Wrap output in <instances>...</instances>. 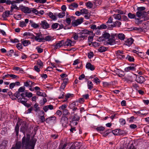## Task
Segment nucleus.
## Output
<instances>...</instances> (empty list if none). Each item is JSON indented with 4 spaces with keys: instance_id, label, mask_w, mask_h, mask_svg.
Segmentation results:
<instances>
[{
    "instance_id": "14",
    "label": "nucleus",
    "mask_w": 149,
    "mask_h": 149,
    "mask_svg": "<svg viewBox=\"0 0 149 149\" xmlns=\"http://www.w3.org/2000/svg\"><path fill=\"white\" fill-rule=\"evenodd\" d=\"M86 68L88 69H89L91 71H93L95 69L94 66L92 65L90 63H87L86 65Z\"/></svg>"
},
{
    "instance_id": "49",
    "label": "nucleus",
    "mask_w": 149,
    "mask_h": 149,
    "mask_svg": "<svg viewBox=\"0 0 149 149\" xmlns=\"http://www.w3.org/2000/svg\"><path fill=\"white\" fill-rule=\"evenodd\" d=\"M128 17L131 19L136 18L135 17V15L134 14H132L131 13H129L128 14Z\"/></svg>"
},
{
    "instance_id": "48",
    "label": "nucleus",
    "mask_w": 149,
    "mask_h": 149,
    "mask_svg": "<svg viewBox=\"0 0 149 149\" xmlns=\"http://www.w3.org/2000/svg\"><path fill=\"white\" fill-rule=\"evenodd\" d=\"M86 6L89 8H91L93 6V4L92 3L88 2L86 3Z\"/></svg>"
},
{
    "instance_id": "43",
    "label": "nucleus",
    "mask_w": 149,
    "mask_h": 149,
    "mask_svg": "<svg viewBox=\"0 0 149 149\" xmlns=\"http://www.w3.org/2000/svg\"><path fill=\"white\" fill-rule=\"evenodd\" d=\"M13 69L15 70L16 71H19V72H22L24 71L22 68H20L19 67H14Z\"/></svg>"
},
{
    "instance_id": "58",
    "label": "nucleus",
    "mask_w": 149,
    "mask_h": 149,
    "mask_svg": "<svg viewBox=\"0 0 149 149\" xmlns=\"http://www.w3.org/2000/svg\"><path fill=\"white\" fill-rule=\"evenodd\" d=\"M65 15V12H62V13H59L58 16L59 17V18H62Z\"/></svg>"
},
{
    "instance_id": "29",
    "label": "nucleus",
    "mask_w": 149,
    "mask_h": 149,
    "mask_svg": "<svg viewBox=\"0 0 149 149\" xmlns=\"http://www.w3.org/2000/svg\"><path fill=\"white\" fill-rule=\"evenodd\" d=\"M30 146H31V148H34V146L36 143V140L34 139H31V141H30Z\"/></svg>"
},
{
    "instance_id": "11",
    "label": "nucleus",
    "mask_w": 149,
    "mask_h": 149,
    "mask_svg": "<svg viewBox=\"0 0 149 149\" xmlns=\"http://www.w3.org/2000/svg\"><path fill=\"white\" fill-rule=\"evenodd\" d=\"M134 40L132 38L127 39L125 41L124 44L129 46H130L133 43Z\"/></svg>"
},
{
    "instance_id": "44",
    "label": "nucleus",
    "mask_w": 149,
    "mask_h": 149,
    "mask_svg": "<svg viewBox=\"0 0 149 149\" xmlns=\"http://www.w3.org/2000/svg\"><path fill=\"white\" fill-rule=\"evenodd\" d=\"M31 13L32 12L33 13H34L36 15L38 14V11L36 9L33 8H31Z\"/></svg>"
},
{
    "instance_id": "8",
    "label": "nucleus",
    "mask_w": 149,
    "mask_h": 149,
    "mask_svg": "<svg viewBox=\"0 0 149 149\" xmlns=\"http://www.w3.org/2000/svg\"><path fill=\"white\" fill-rule=\"evenodd\" d=\"M136 81L138 83L142 84L145 81V79L142 76H138L136 77Z\"/></svg>"
},
{
    "instance_id": "27",
    "label": "nucleus",
    "mask_w": 149,
    "mask_h": 149,
    "mask_svg": "<svg viewBox=\"0 0 149 149\" xmlns=\"http://www.w3.org/2000/svg\"><path fill=\"white\" fill-rule=\"evenodd\" d=\"M40 112L41 113V114H42L43 115L40 116V119L41 120L42 123H44L45 121V118L44 116L45 113L43 111H41Z\"/></svg>"
},
{
    "instance_id": "28",
    "label": "nucleus",
    "mask_w": 149,
    "mask_h": 149,
    "mask_svg": "<svg viewBox=\"0 0 149 149\" xmlns=\"http://www.w3.org/2000/svg\"><path fill=\"white\" fill-rule=\"evenodd\" d=\"M22 43L24 46H27L31 44V42L27 40H24Z\"/></svg>"
},
{
    "instance_id": "1",
    "label": "nucleus",
    "mask_w": 149,
    "mask_h": 149,
    "mask_svg": "<svg viewBox=\"0 0 149 149\" xmlns=\"http://www.w3.org/2000/svg\"><path fill=\"white\" fill-rule=\"evenodd\" d=\"M30 136L27 135L26 136H24L22 138V146L23 149H27L30 146Z\"/></svg>"
},
{
    "instance_id": "12",
    "label": "nucleus",
    "mask_w": 149,
    "mask_h": 149,
    "mask_svg": "<svg viewBox=\"0 0 149 149\" xmlns=\"http://www.w3.org/2000/svg\"><path fill=\"white\" fill-rule=\"evenodd\" d=\"M64 41L63 40H61L59 41V42L57 43L54 46V48L56 49L60 48L61 47L64 46Z\"/></svg>"
},
{
    "instance_id": "33",
    "label": "nucleus",
    "mask_w": 149,
    "mask_h": 149,
    "mask_svg": "<svg viewBox=\"0 0 149 149\" xmlns=\"http://www.w3.org/2000/svg\"><path fill=\"white\" fill-rule=\"evenodd\" d=\"M88 88L90 90H91L93 88V85L92 82L90 81H88Z\"/></svg>"
},
{
    "instance_id": "3",
    "label": "nucleus",
    "mask_w": 149,
    "mask_h": 149,
    "mask_svg": "<svg viewBox=\"0 0 149 149\" xmlns=\"http://www.w3.org/2000/svg\"><path fill=\"white\" fill-rule=\"evenodd\" d=\"M20 8L21 10L24 13L26 14L31 13V8L23 6H20Z\"/></svg>"
},
{
    "instance_id": "64",
    "label": "nucleus",
    "mask_w": 149,
    "mask_h": 149,
    "mask_svg": "<svg viewBox=\"0 0 149 149\" xmlns=\"http://www.w3.org/2000/svg\"><path fill=\"white\" fill-rule=\"evenodd\" d=\"M145 8L143 7H138L137 8V10H138V11H140V12H143V11L144 10H145Z\"/></svg>"
},
{
    "instance_id": "54",
    "label": "nucleus",
    "mask_w": 149,
    "mask_h": 149,
    "mask_svg": "<svg viewBox=\"0 0 149 149\" xmlns=\"http://www.w3.org/2000/svg\"><path fill=\"white\" fill-rule=\"evenodd\" d=\"M20 92L17 91L14 94V95L18 99L19 98V96L20 95H21V94H20Z\"/></svg>"
},
{
    "instance_id": "56",
    "label": "nucleus",
    "mask_w": 149,
    "mask_h": 149,
    "mask_svg": "<svg viewBox=\"0 0 149 149\" xmlns=\"http://www.w3.org/2000/svg\"><path fill=\"white\" fill-rule=\"evenodd\" d=\"M91 43H92L93 46H94L95 47H97L98 46H99L100 45V44L99 43L97 42H91Z\"/></svg>"
},
{
    "instance_id": "51",
    "label": "nucleus",
    "mask_w": 149,
    "mask_h": 149,
    "mask_svg": "<svg viewBox=\"0 0 149 149\" xmlns=\"http://www.w3.org/2000/svg\"><path fill=\"white\" fill-rule=\"evenodd\" d=\"M135 19L137 20L136 21V24L138 25L141 24L143 21V20H140L139 19V18H135Z\"/></svg>"
},
{
    "instance_id": "5",
    "label": "nucleus",
    "mask_w": 149,
    "mask_h": 149,
    "mask_svg": "<svg viewBox=\"0 0 149 149\" xmlns=\"http://www.w3.org/2000/svg\"><path fill=\"white\" fill-rule=\"evenodd\" d=\"M60 122L63 127H65L68 123V118L66 116H63Z\"/></svg>"
},
{
    "instance_id": "30",
    "label": "nucleus",
    "mask_w": 149,
    "mask_h": 149,
    "mask_svg": "<svg viewBox=\"0 0 149 149\" xmlns=\"http://www.w3.org/2000/svg\"><path fill=\"white\" fill-rule=\"evenodd\" d=\"M27 127L26 125L22 126L20 128V131L23 133H24L27 130Z\"/></svg>"
},
{
    "instance_id": "40",
    "label": "nucleus",
    "mask_w": 149,
    "mask_h": 149,
    "mask_svg": "<svg viewBox=\"0 0 149 149\" xmlns=\"http://www.w3.org/2000/svg\"><path fill=\"white\" fill-rule=\"evenodd\" d=\"M119 130H120L116 129L112 131V132L114 135H118L120 133Z\"/></svg>"
},
{
    "instance_id": "63",
    "label": "nucleus",
    "mask_w": 149,
    "mask_h": 149,
    "mask_svg": "<svg viewBox=\"0 0 149 149\" xmlns=\"http://www.w3.org/2000/svg\"><path fill=\"white\" fill-rule=\"evenodd\" d=\"M25 90V88L24 87H21L18 90V92L21 93L23 92Z\"/></svg>"
},
{
    "instance_id": "61",
    "label": "nucleus",
    "mask_w": 149,
    "mask_h": 149,
    "mask_svg": "<svg viewBox=\"0 0 149 149\" xmlns=\"http://www.w3.org/2000/svg\"><path fill=\"white\" fill-rule=\"evenodd\" d=\"M40 68H40V67L37 65H35L34 67V70L37 72H39L40 71Z\"/></svg>"
},
{
    "instance_id": "10",
    "label": "nucleus",
    "mask_w": 149,
    "mask_h": 149,
    "mask_svg": "<svg viewBox=\"0 0 149 149\" xmlns=\"http://www.w3.org/2000/svg\"><path fill=\"white\" fill-rule=\"evenodd\" d=\"M121 24V23L119 21H116L113 23V24L110 25V26H109V27H110L111 28H112L113 27H119Z\"/></svg>"
},
{
    "instance_id": "7",
    "label": "nucleus",
    "mask_w": 149,
    "mask_h": 149,
    "mask_svg": "<svg viewBox=\"0 0 149 149\" xmlns=\"http://www.w3.org/2000/svg\"><path fill=\"white\" fill-rule=\"evenodd\" d=\"M36 36H35V38L34 39L37 41L39 42H42L44 40V38H40V37H41V34L40 33H36Z\"/></svg>"
},
{
    "instance_id": "52",
    "label": "nucleus",
    "mask_w": 149,
    "mask_h": 149,
    "mask_svg": "<svg viewBox=\"0 0 149 149\" xmlns=\"http://www.w3.org/2000/svg\"><path fill=\"white\" fill-rule=\"evenodd\" d=\"M31 82V81H27L24 83V86L26 87H28L29 86H30V83Z\"/></svg>"
},
{
    "instance_id": "59",
    "label": "nucleus",
    "mask_w": 149,
    "mask_h": 149,
    "mask_svg": "<svg viewBox=\"0 0 149 149\" xmlns=\"http://www.w3.org/2000/svg\"><path fill=\"white\" fill-rule=\"evenodd\" d=\"M31 26L32 27L35 29H36L39 27V24H36L35 23H33V24H31Z\"/></svg>"
},
{
    "instance_id": "35",
    "label": "nucleus",
    "mask_w": 149,
    "mask_h": 149,
    "mask_svg": "<svg viewBox=\"0 0 149 149\" xmlns=\"http://www.w3.org/2000/svg\"><path fill=\"white\" fill-rule=\"evenodd\" d=\"M14 9L18 10H19V8L16 5L12 4L11 7L10 11L11 12H12Z\"/></svg>"
},
{
    "instance_id": "32",
    "label": "nucleus",
    "mask_w": 149,
    "mask_h": 149,
    "mask_svg": "<svg viewBox=\"0 0 149 149\" xmlns=\"http://www.w3.org/2000/svg\"><path fill=\"white\" fill-rule=\"evenodd\" d=\"M48 15L53 20L56 19V18L55 16L54 15L53 13L51 12H49L48 13Z\"/></svg>"
},
{
    "instance_id": "2",
    "label": "nucleus",
    "mask_w": 149,
    "mask_h": 149,
    "mask_svg": "<svg viewBox=\"0 0 149 149\" xmlns=\"http://www.w3.org/2000/svg\"><path fill=\"white\" fill-rule=\"evenodd\" d=\"M83 20L84 19L82 17L77 20H74L72 21V24L74 26H76L81 24L83 22Z\"/></svg>"
},
{
    "instance_id": "41",
    "label": "nucleus",
    "mask_w": 149,
    "mask_h": 149,
    "mask_svg": "<svg viewBox=\"0 0 149 149\" xmlns=\"http://www.w3.org/2000/svg\"><path fill=\"white\" fill-rule=\"evenodd\" d=\"M126 58L130 62L134 61V58L133 57L129 55H127Z\"/></svg>"
},
{
    "instance_id": "60",
    "label": "nucleus",
    "mask_w": 149,
    "mask_h": 149,
    "mask_svg": "<svg viewBox=\"0 0 149 149\" xmlns=\"http://www.w3.org/2000/svg\"><path fill=\"white\" fill-rule=\"evenodd\" d=\"M36 49H37L38 53H41L43 52V49L38 47H37Z\"/></svg>"
},
{
    "instance_id": "4",
    "label": "nucleus",
    "mask_w": 149,
    "mask_h": 149,
    "mask_svg": "<svg viewBox=\"0 0 149 149\" xmlns=\"http://www.w3.org/2000/svg\"><path fill=\"white\" fill-rule=\"evenodd\" d=\"M41 27L44 29H47L50 28V25L45 20H44L41 22L40 23Z\"/></svg>"
},
{
    "instance_id": "24",
    "label": "nucleus",
    "mask_w": 149,
    "mask_h": 149,
    "mask_svg": "<svg viewBox=\"0 0 149 149\" xmlns=\"http://www.w3.org/2000/svg\"><path fill=\"white\" fill-rule=\"evenodd\" d=\"M107 43L108 45H113L115 43V41L114 39H110L107 41Z\"/></svg>"
},
{
    "instance_id": "22",
    "label": "nucleus",
    "mask_w": 149,
    "mask_h": 149,
    "mask_svg": "<svg viewBox=\"0 0 149 149\" xmlns=\"http://www.w3.org/2000/svg\"><path fill=\"white\" fill-rule=\"evenodd\" d=\"M10 14V11L9 10L3 12L2 14V17L3 18H6L9 16Z\"/></svg>"
},
{
    "instance_id": "19",
    "label": "nucleus",
    "mask_w": 149,
    "mask_h": 149,
    "mask_svg": "<svg viewBox=\"0 0 149 149\" xmlns=\"http://www.w3.org/2000/svg\"><path fill=\"white\" fill-rule=\"evenodd\" d=\"M74 114L72 118V121H79L80 119V117L79 116H78L77 113H74Z\"/></svg>"
},
{
    "instance_id": "18",
    "label": "nucleus",
    "mask_w": 149,
    "mask_h": 149,
    "mask_svg": "<svg viewBox=\"0 0 149 149\" xmlns=\"http://www.w3.org/2000/svg\"><path fill=\"white\" fill-rule=\"evenodd\" d=\"M19 124L20 125V122L18 121L17 124L15 128V132L16 133V134L17 136H18V132L19 129Z\"/></svg>"
},
{
    "instance_id": "45",
    "label": "nucleus",
    "mask_w": 149,
    "mask_h": 149,
    "mask_svg": "<svg viewBox=\"0 0 149 149\" xmlns=\"http://www.w3.org/2000/svg\"><path fill=\"white\" fill-rule=\"evenodd\" d=\"M59 25V24L58 23H54L52 25L51 28L52 29H56Z\"/></svg>"
},
{
    "instance_id": "34",
    "label": "nucleus",
    "mask_w": 149,
    "mask_h": 149,
    "mask_svg": "<svg viewBox=\"0 0 149 149\" xmlns=\"http://www.w3.org/2000/svg\"><path fill=\"white\" fill-rule=\"evenodd\" d=\"M106 50V47L103 46L100 47L98 49V51L100 52H104Z\"/></svg>"
},
{
    "instance_id": "37",
    "label": "nucleus",
    "mask_w": 149,
    "mask_h": 149,
    "mask_svg": "<svg viewBox=\"0 0 149 149\" xmlns=\"http://www.w3.org/2000/svg\"><path fill=\"white\" fill-rule=\"evenodd\" d=\"M93 31H89L87 30H84L82 31V34H90L91 33H92Z\"/></svg>"
},
{
    "instance_id": "9",
    "label": "nucleus",
    "mask_w": 149,
    "mask_h": 149,
    "mask_svg": "<svg viewBox=\"0 0 149 149\" xmlns=\"http://www.w3.org/2000/svg\"><path fill=\"white\" fill-rule=\"evenodd\" d=\"M56 118L54 116H51L50 117L47 118L46 119L45 121L47 123H49L50 122H56Z\"/></svg>"
},
{
    "instance_id": "26",
    "label": "nucleus",
    "mask_w": 149,
    "mask_h": 149,
    "mask_svg": "<svg viewBox=\"0 0 149 149\" xmlns=\"http://www.w3.org/2000/svg\"><path fill=\"white\" fill-rule=\"evenodd\" d=\"M63 116H66L70 114V113L69 112L68 110L67 109H65L63 110Z\"/></svg>"
},
{
    "instance_id": "20",
    "label": "nucleus",
    "mask_w": 149,
    "mask_h": 149,
    "mask_svg": "<svg viewBox=\"0 0 149 149\" xmlns=\"http://www.w3.org/2000/svg\"><path fill=\"white\" fill-rule=\"evenodd\" d=\"M135 66V67L130 66L125 68L124 70L126 72H128L130 70H136Z\"/></svg>"
},
{
    "instance_id": "39",
    "label": "nucleus",
    "mask_w": 149,
    "mask_h": 149,
    "mask_svg": "<svg viewBox=\"0 0 149 149\" xmlns=\"http://www.w3.org/2000/svg\"><path fill=\"white\" fill-rule=\"evenodd\" d=\"M80 12L81 14H87L89 13L88 10L85 8L81 9Z\"/></svg>"
},
{
    "instance_id": "17",
    "label": "nucleus",
    "mask_w": 149,
    "mask_h": 149,
    "mask_svg": "<svg viewBox=\"0 0 149 149\" xmlns=\"http://www.w3.org/2000/svg\"><path fill=\"white\" fill-rule=\"evenodd\" d=\"M109 26H110V25L109 24H107V26L106 25L102 24L100 25V26H98L97 28L99 29H105L106 28H111V27H109Z\"/></svg>"
},
{
    "instance_id": "23",
    "label": "nucleus",
    "mask_w": 149,
    "mask_h": 149,
    "mask_svg": "<svg viewBox=\"0 0 149 149\" xmlns=\"http://www.w3.org/2000/svg\"><path fill=\"white\" fill-rule=\"evenodd\" d=\"M41 91H37L36 93L37 95L38 96H41L44 97H47L46 94L45 93H43L42 90H41Z\"/></svg>"
},
{
    "instance_id": "47",
    "label": "nucleus",
    "mask_w": 149,
    "mask_h": 149,
    "mask_svg": "<svg viewBox=\"0 0 149 149\" xmlns=\"http://www.w3.org/2000/svg\"><path fill=\"white\" fill-rule=\"evenodd\" d=\"M44 39L46 41H49L53 40V38L50 36H47L44 38Z\"/></svg>"
},
{
    "instance_id": "15",
    "label": "nucleus",
    "mask_w": 149,
    "mask_h": 149,
    "mask_svg": "<svg viewBox=\"0 0 149 149\" xmlns=\"http://www.w3.org/2000/svg\"><path fill=\"white\" fill-rule=\"evenodd\" d=\"M21 146V142L19 141L17 142L15 146L13 147L10 149H20Z\"/></svg>"
},
{
    "instance_id": "62",
    "label": "nucleus",
    "mask_w": 149,
    "mask_h": 149,
    "mask_svg": "<svg viewBox=\"0 0 149 149\" xmlns=\"http://www.w3.org/2000/svg\"><path fill=\"white\" fill-rule=\"evenodd\" d=\"M16 47L19 50L23 49V46L22 44L20 43H18Z\"/></svg>"
},
{
    "instance_id": "46",
    "label": "nucleus",
    "mask_w": 149,
    "mask_h": 149,
    "mask_svg": "<svg viewBox=\"0 0 149 149\" xmlns=\"http://www.w3.org/2000/svg\"><path fill=\"white\" fill-rule=\"evenodd\" d=\"M34 107L35 108L34 110L36 112H37L40 110V107L38 106V105L37 104H36L34 105Z\"/></svg>"
},
{
    "instance_id": "53",
    "label": "nucleus",
    "mask_w": 149,
    "mask_h": 149,
    "mask_svg": "<svg viewBox=\"0 0 149 149\" xmlns=\"http://www.w3.org/2000/svg\"><path fill=\"white\" fill-rule=\"evenodd\" d=\"M7 129L6 127H4L2 129V130L1 132V134L3 135H4L7 132Z\"/></svg>"
},
{
    "instance_id": "6",
    "label": "nucleus",
    "mask_w": 149,
    "mask_h": 149,
    "mask_svg": "<svg viewBox=\"0 0 149 149\" xmlns=\"http://www.w3.org/2000/svg\"><path fill=\"white\" fill-rule=\"evenodd\" d=\"M110 35L109 33L107 32H105L103 34L102 36L101 37L99 38V41H103L106 39H109L110 37Z\"/></svg>"
},
{
    "instance_id": "21",
    "label": "nucleus",
    "mask_w": 149,
    "mask_h": 149,
    "mask_svg": "<svg viewBox=\"0 0 149 149\" xmlns=\"http://www.w3.org/2000/svg\"><path fill=\"white\" fill-rule=\"evenodd\" d=\"M19 101L18 102H20L24 105H25V104H26V103L27 102V100L25 98H21V97H19V98H18Z\"/></svg>"
},
{
    "instance_id": "31",
    "label": "nucleus",
    "mask_w": 149,
    "mask_h": 149,
    "mask_svg": "<svg viewBox=\"0 0 149 149\" xmlns=\"http://www.w3.org/2000/svg\"><path fill=\"white\" fill-rule=\"evenodd\" d=\"M113 16L115 19L118 20H121V16L120 14H115L113 15Z\"/></svg>"
},
{
    "instance_id": "55",
    "label": "nucleus",
    "mask_w": 149,
    "mask_h": 149,
    "mask_svg": "<svg viewBox=\"0 0 149 149\" xmlns=\"http://www.w3.org/2000/svg\"><path fill=\"white\" fill-rule=\"evenodd\" d=\"M67 106V105L65 104H63L60 107L59 109H60L63 110H65L66 109H65L66 108Z\"/></svg>"
},
{
    "instance_id": "42",
    "label": "nucleus",
    "mask_w": 149,
    "mask_h": 149,
    "mask_svg": "<svg viewBox=\"0 0 149 149\" xmlns=\"http://www.w3.org/2000/svg\"><path fill=\"white\" fill-rule=\"evenodd\" d=\"M96 129L98 131H104L105 129V128L103 126H101L99 127H97L96 128Z\"/></svg>"
},
{
    "instance_id": "13",
    "label": "nucleus",
    "mask_w": 149,
    "mask_h": 149,
    "mask_svg": "<svg viewBox=\"0 0 149 149\" xmlns=\"http://www.w3.org/2000/svg\"><path fill=\"white\" fill-rule=\"evenodd\" d=\"M147 15L146 13L145 12H140V11H138L136 13V15L137 17H140L142 16L143 17H144V15L145 16Z\"/></svg>"
},
{
    "instance_id": "50",
    "label": "nucleus",
    "mask_w": 149,
    "mask_h": 149,
    "mask_svg": "<svg viewBox=\"0 0 149 149\" xmlns=\"http://www.w3.org/2000/svg\"><path fill=\"white\" fill-rule=\"evenodd\" d=\"M19 26L20 27H23L26 26V24L23 21H20L19 22Z\"/></svg>"
},
{
    "instance_id": "38",
    "label": "nucleus",
    "mask_w": 149,
    "mask_h": 149,
    "mask_svg": "<svg viewBox=\"0 0 149 149\" xmlns=\"http://www.w3.org/2000/svg\"><path fill=\"white\" fill-rule=\"evenodd\" d=\"M37 64L40 68H42L43 67V62L40 60H38L37 62Z\"/></svg>"
},
{
    "instance_id": "16",
    "label": "nucleus",
    "mask_w": 149,
    "mask_h": 149,
    "mask_svg": "<svg viewBox=\"0 0 149 149\" xmlns=\"http://www.w3.org/2000/svg\"><path fill=\"white\" fill-rule=\"evenodd\" d=\"M8 141L6 140L3 141L2 143L0 144V149H5L6 146Z\"/></svg>"
},
{
    "instance_id": "36",
    "label": "nucleus",
    "mask_w": 149,
    "mask_h": 149,
    "mask_svg": "<svg viewBox=\"0 0 149 149\" xmlns=\"http://www.w3.org/2000/svg\"><path fill=\"white\" fill-rule=\"evenodd\" d=\"M118 38L121 40H123L125 38V36L124 34L123 33H119L118 35Z\"/></svg>"
},
{
    "instance_id": "25",
    "label": "nucleus",
    "mask_w": 149,
    "mask_h": 149,
    "mask_svg": "<svg viewBox=\"0 0 149 149\" xmlns=\"http://www.w3.org/2000/svg\"><path fill=\"white\" fill-rule=\"evenodd\" d=\"M72 41L70 40H67L65 42H64V46H72Z\"/></svg>"
},
{
    "instance_id": "57",
    "label": "nucleus",
    "mask_w": 149,
    "mask_h": 149,
    "mask_svg": "<svg viewBox=\"0 0 149 149\" xmlns=\"http://www.w3.org/2000/svg\"><path fill=\"white\" fill-rule=\"evenodd\" d=\"M26 96L28 97H31L32 96L33 94L31 93H28L26 92L25 93Z\"/></svg>"
}]
</instances>
